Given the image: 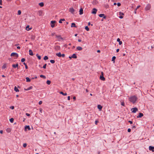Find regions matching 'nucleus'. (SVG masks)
I'll return each mask as SVG.
<instances>
[{
	"mask_svg": "<svg viewBox=\"0 0 154 154\" xmlns=\"http://www.w3.org/2000/svg\"><path fill=\"white\" fill-rule=\"evenodd\" d=\"M81 41H82V40L80 39H78V41L79 42H81Z\"/></svg>",
	"mask_w": 154,
	"mask_h": 154,
	"instance_id": "338daca9",
	"label": "nucleus"
},
{
	"mask_svg": "<svg viewBox=\"0 0 154 154\" xmlns=\"http://www.w3.org/2000/svg\"><path fill=\"white\" fill-rule=\"evenodd\" d=\"M100 79L103 81H104L105 80V78L103 77V72H102V75H100Z\"/></svg>",
	"mask_w": 154,
	"mask_h": 154,
	"instance_id": "6e6552de",
	"label": "nucleus"
},
{
	"mask_svg": "<svg viewBox=\"0 0 154 154\" xmlns=\"http://www.w3.org/2000/svg\"><path fill=\"white\" fill-rule=\"evenodd\" d=\"M29 26H27L26 27V30H29V29H27L28 28H29Z\"/></svg>",
	"mask_w": 154,
	"mask_h": 154,
	"instance_id": "603ef678",
	"label": "nucleus"
},
{
	"mask_svg": "<svg viewBox=\"0 0 154 154\" xmlns=\"http://www.w3.org/2000/svg\"><path fill=\"white\" fill-rule=\"evenodd\" d=\"M117 5L118 6H119V7L121 5V4L120 3H117Z\"/></svg>",
	"mask_w": 154,
	"mask_h": 154,
	"instance_id": "8fccbe9b",
	"label": "nucleus"
},
{
	"mask_svg": "<svg viewBox=\"0 0 154 154\" xmlns=\"http://www.w3.org/2000/svg\"><path fill=\"white\" fill-rule=\"evenodd\" d=\"M137 99V97L135 96H133L130 97L129 98V100L130 101L132 102L133 103H135Z\"/></svg>",
	"mask_w": 154,
	"mask_h": 154,
	"instance_id": "f257e3e1",
	"label": "nucleus"
},
{
	"mask_svg": "<svg viewBox=\"0 0 154 154\" xmlns=\"http://www.w3.org/2000/svg\"><path fill=\"white\" fill-rule=\"evenodd\" d=\"M6 131L8 133H10L11 131V129L9 128H8L6 129Z\"/></svg>",
	"mask_w": 154,
	"mask_h": 154,
	"instance_id": "dca6fc26",
	"label": "nucleus"
},
{
	"mask_svg": "<svg viewBox=\"0 0 154 154\" xmlns=\"http://www.w3.org/2000/svg\"><path fill=\"white\" fill-rule=\"evenodd\" d=\"M26 115L27 116H30V114H29L28 113H26Z\"/></svg>",
	"mask_w": 154,
	"mask_h": 154,
	"instance_id": "bf43d9fd",
	"label": "nucleus"
},
{
	"mask_svg": "<svg viewBox=\"0 0 154 154\" xmlns=\"http://www.w3.org/2000/svg\"><path fill=\"white\" fill-rule=\"evenodd\" d=\"M99 16L100 17H103V18L104 19H106V16H105L104 14H100L99 15Z\"/></svg>",
	"mask_w": 154,
	"mask_h": 154,
	"instance_id": "9d476101",
	"label": "nucleus"
},
{
	"mask_svg": "<svg viewBox=\"0 0 154 154\" xmlns=\"http://www.w3.org/2000/svg\"><path fill=\"white\" fill-rule=\"evenodd\" d=\"M63 47L66 48L67 47V45L66 44H65L64 45Z\"/></svg>",
	"mask_w": 154,
	"mask_h": 154,
	"instance_id": "4d7b16f0",
	"label": "nucleus"
},
{
	"mask_svg": "<svg viewBox=\"0 0 154 154\" xmlns=\"http://www.w3.org/2000/svg\"><path fill=\"white\" fill-rule=\"evenodd\" d=\"M29 54L31 56H33V54L32 52V51L31 50H29Z\"/></svg>",
	"mask_w": 154,
	"mask_h": 154,
	"instance_id": "a211bd4d",
	"label": "nucleus"
},
{
	"mask_svg": "<svg viewBox=\"0 0 154 154\" xmlns=\"http://www.w3.org/2000/svg\"><path fill=\"white\" fill-rule=\"evenodd\" d=\"M151 8V5L150 4H148L147 5L146 7L145 8V10L146 11L149 10Z\"/></svg>",
	"mask_w": 154,
	"mask_h": 154,
	"instance_id": "7ed1b4c3",
	"label": "nucleus"
},
{
	"mask_svg": "<svg viewBox=\"0 0 154 154\" xmlns=\"http://www.w3.org/2000/svg\"><path fill=\"white\" fill-rule=\"evenodd\" d=\"M6 67V64H4L2 66V69H5Z\"/></svg>",
	"mask_w": 154,
	"mask_h": 154,
	"instance_id": "c756f323",
	"label": "nucleus"
},
{
	"mask_svg": "<svg viewBox=\"0 0 154 154\" xmlns=\"http://www.w3.org/2000/svg\"><path fill=\"white\" fill-rule=\"evenodd\" d=\"M11 57H14L16 58H17L19 56L18 54L14 52L12 53L11 54Z\"/></svg>",
	"mask_w": 154,
	"mask_h": 154,
	"instance_id": "f03ea898",
	"label": "nucleus"
},
{
	"mask_svg": "<svg viewBox=\"0 0 154 154\" xmlns=\"http://www.w3.org/2000/svg\"><path fill=\"white\" fill-rule=\"evenodd\" d=\"M67 99L68 100H70V97L69 96L68 97Z\"/></svg>",
	"mask_w": 154,
	"mask_h": 154,
	"instance_id": "680f3d73",
	"label": "nucleus"
},
{
	"mask_svg": "<svg viewBox=\"0 0 154 154\" xmlns=\"http://www.w3.org/2000/svg\"><path fill=\"white\" fill-rule=\"evenodd\" d=\"M65 20L64 19H61L59 21V23H62V21H65Z\"/></svg>",
	"mask_w": 154,
	"mask_h": 154,
	"instance_id": "2f4dec72",
	"label": "nucleus"
},
{
	"mask_svg": "<svg viewBox=\"0 0 154 154\" xmlns=\"http://www.w3.org/2000/svg\"><path fill=\"white\" fill-rule=\"evenodd\" d=\"M36 56L39 60H40L41 59V56H40L38 54H36Z\"/></svg>",
	"mask_w": 154,
	"mask_h": 154,
	"instance_id": "473e14b6",
	"label": "nucleus"
},
{
	"mask_svg": "<svg viewBox=\"0 0 154 154\" xmlns=\"http://www.w3.org/2000/svg\"><path fill=\"white\" fill-rule=\"evenodd\" d=\"M42 11H38V14L39 16H42Z\"/></svg>",
	"mask_w": 154,
	"mask_h": 154,
	"instance_id": "4be33fe9",
	"label": "nucleus"
},
{
	"mask_svg": "<svg viewBox=\"0 0 154 154\" xmlns=\"http://www.w3.org/2000/svg\"><path fill=\"white\" fill-rule=\"evenodd\" d=\"M71 57H72V58L75 59L77 58V57L76 55V54H74L72 55Z\"/></svg>",
	"mask_w": 154,
	"mask_h": 154,
	"instance_id": "6ab92c4d",
	"label": "nucleus"
},
{
	"mask_svg": "<svg viewBox=\"0 0 154 154\" xmlns=\"http://www.w3.org/2000/svg\"><path fill=\"white\" fill-rule=\"evenodd\" d=\"M3 133V131L2 130L0 131V133L2 134Z\"/></svg>",
	"mask_w": 154,
	"mask_h": 154,
	"instance_id": "052dcab7",
	"label": "nucleus"
},
{
	"mask_svg": "<svg viewBox=\"0 0 154 154\" xmlns=\"http://www.w3.org/2000/svg\"><path fill=\"white\" fill-rule=\"evenodd\" d=\"M143 116V113H140L139 114V115L137 116V118H141Z\"/></svg>",
	"mask_w": 154,
	"mask_h": 154,
	"instance_id": "ddd939ff",
	"label": "nucleus"
},
{
	"mask_svg": "<svg viewBox=\"0 0 154 154\" xmlns=\"http://www.w3.org/2000/svg\"><path fill=\"white\" fill-rule=\"evenodd\" d=\"M26 82H30V79H29V78L28 77H26Z\"/></svg>",
	"mask_w": 154,
	"mask_h": 154,
	"instance_id": "bb28decb",
	"label": "nucleus"
},
{
	"mask_svg": "<svg viewBox=\"0 0 154 154\" xmlns=\"http://www.w3.org/2000/svg\"><path fill=\"white\" fill-rule=\"evenodd\" d=\"M75 11V10L72 8H70L69 9V11L72 14H74Z\"/></svg>",
	"mask_w": 154,
	"mask_h": 154,
	"instance_id": "39448f33",
	"label": "nucleus"
},
{
	"mask_svg": "<svg viewBox=\"0 0 154 154\" xmlns=\"http://www.w3.org/2000/svg\"><path fill=\"white\" fill-rule=\"evenodd\" d=\"M60 94H61L63 95L64 96H66L67 95V94L66 93H64L62 91H60Z\"/></svg>",
	"mask_w": 154,
	"mask_h": 154,
	"instance_id": "a878e982",
	"label": "nucleus"
},
{
	"mask_svg": "<svg viewBox=\"0 0 154 154\" xmlns=\"http://www.w3.org/2000/svg\"><path fill=\"white\" fill-rule=\"evenodd\" d=\"M65 56V55L64 54H61V57H63Z\"/></svg>",
	"mask_w": 154,
	"mask_h": 154,
	"instance_id": "864d4df0",
	"label": "nucleus"
},
{
	"mask_svg": "<svg viewBox=\"0 0 154 154\" xmlns=\"http://www.w3.org/2000/svg\"><path fill=\"white\" fill-rule=\"evenodd\" d=\"M97 11V10L95 8H94L93 9V10L91 13L94 14H96Z\"/></svg>",
	"mask_w": 154,
	"mask_h": 154,
	"instance_id": "1a4fd4ad",
	"label": "nucleus"
},
{
	"mask_svg": "<svg viewBox=\"0 0 154 154\" xmlns=\"http://www.w3.org/2000/svg\"><path fill=\"white\" fill-rule=\"evenodd\" d=\"M14 119L13 118H11L10 119V121L11 123H13L14 121Z\"/></svg>",
	"mask_w": 154,
	"mask_h": 154,
	"instance_id": "58836bf2",
	"label": "nucleus"
},
{
	"mask_svg": "<svg viewBox=\"0 0 154 154\" xmlns=\"http://www.w3.org/2000/svg\"><path fill=\"white\" fill-rule=\"evenodd\" d=\"M12 66L14 68H17V69H18V63H17L16 64H13L12 65Z\"/></svg>",
	"mask_w": 154,
	"mask_h": 154,
	"instance_id": "9b49d317",
	"label": "nucleus"
},
{
	"mask_svg": "<svg viewBox=\"0 0 154 154\" xmlns=\"http://www.w3.org/2000/svg\"><path fill=\"white\" fill-rule=\"evenodd\" d=\"M128 131L129 132H130L131 131V129L130 128H128Z\"/></svg>",
	"mask_w": 154,
	"mask_h": 154,
	"instance_id": "6e6d98bb",
	"label": "nucleus"
},
{
	"mask_svg": "<svg viewBox=\"0 0 154 154\" xmlns=\"http://www.w3.org/2000/svg\"><path fill=\"white\" fill-rule=\"evenodd\" d=\"M48 56H45L44 57V59L45 60H46L48 59Z\"/></svg>",
	"mask_w": 154,
	"mask_h": 154,
	"instance_id": "e433bc0d",
	"label": "nucleus"
},
{
	"mask_svg": "<svg viewBox=\"0 0 154 154\" xmlns=\"http://www.w3.org/2000/svg\"><path fill=\"white\" fill-rule=\"evenodd\" d=\"M25 129H28V130H29L30 129L29 126V125L26 126L25 127Z\"/></svg>",
	"mask_w": 154,
	"mask_h": 154,
	"instance_id": "b1692460",
	"label": "nucleus"
},
{
	"mask_svg": "<svg viewBox=\"0 0 154 154\" xmlns=\"http://www.w3.org/2000/svg\"><path fill=\"white\" fill-rule=\"evenodd\" d=\"M14 90L16 92L19 91V90L17 88L16 86L14 87Z\"/></svg>",
	"mask_w": 154,
	"mask_h": 154,
	"instance_id": "7c9ffc66",
	"label": "nucleus"
},
{
	"mask_svg": "<svg viewBox=\"0 0 154 154\" xmlns=\"http://www.w3.org/2000/svg\"><path fill=\"white\" fill-rule=\"evenodd\" d=\"M25 59L24 58H23L21 59V61L22 62H23L25 61Z\"/></svg>",
	"mask_w": 154,
	"mask_h": 154,
	"instance_id": "c03bdc74",
	"label": "nucleus"
},
{
	"mask_svg": "<svg viewBox=\"0 0 154 154\" xmlns=\"http://www.w3.org/2000/svg\"><path fill=\"white\" fill-rule=\"evenodd\" d=\"M102 106L100 105H99L97 106V108L100 110H101L102 109Z\"/></svg>",
	"mask_w": 154,
	"mask_h": 154,
	"instance_id": "5701e85b",
	"label": "nucleus"
},
{
	"mask_svg": "<svg viewBox=\"0 0 154 154\" xmlns=\"http://www.w3.org/2000/svg\"><path fill=\"white\" fill-rule=\"evenodd\" d=\"M149 149L150 150L152 151V152H154V147L150 146L149 147Z\"/></svg>",
	"mask_w": 154,
	"mask_h": 154,
	"instance_id": "f8f14e48",
	"label": "nucleus"
},
{
	"mask_svg": "<svg viewBox=\"0 0 154 154\" xmlns=\"http://www.w3.org/2000/svg\"><path fill=\"white\" fill-rule=\"evenodd\" d=\"M42 103V101H39V105H41Z\"/></svg>",
	"mask_w": 154,
	"mask_h": 154,
	"instance_id": "3c124183",
	"label": "nucleus"
},
{
	"mask_svg": "<svg viewBox=\"0 0 154 154\" xmlns=\"http://www.w3.org/2000/svg\"><path fill=\"white\" fill-rule=\"evenodd\" d=\"M128 122L130 123V124H132L133 123V122L131 121H129Z\"/></svg>",
	"mask_w": 154,
	"mask_h": 154,
	"instance_id": "13d9d810",
	"label": "nucleus"
},
{
	"mask_svg": "<svg viewBox=\"0 0 154 154\" xmlns=\"http://www.w3.org/2000/svg\"><path fill=\"white\" fill-rule=\"evenodd\" d=\"M17 48L18 49H20V47L19 46H17Z\"/></svg>",
	"mask_w": 154,
	"mask_h": 154,
	"instance_id": "774afa93",
	"label": "nucleus"
},
{
	"mask_svg": "<svg viewBox=\"0 0 154 154\" xmlns=\"http://www.w3.org/2000/svg\"><path fill=\"white\" fill-rule=\"evenodd\" d=\"M79 14L80 15H82L83 13V10L82 8H81L79 11Z\"/></svg>",
	"mask_w": 154,
	"mask_h": 154,
	"instance_id": "2eb2a0df",
	"label": "nucleus"
},
{
	"mask_svg": "<svg viewBox=\"0 0 154 154\" xmlns=\"http://www.w3.org/2000/svg\"><path fill=\"white\" fill-rule=\"evenodd\" d=\"M10 108L12 109H14V107L13 106H10Z\"/></svg>",
	"mask_w": 154,
	"mask_h": 154,
	"instance_id": "09e8293b",
	"label": "nucleus"
},
{
	"mask_svg": "<svg viewBox=\"0 0 154 154\" xmlns=\"http://www.w3.org/2000/svg\"><path fill=\"white\" fill-rule=\"evenodd\" d=\"M50 62L52 63H55V61L54 60H51Z\"/></svg>",
	"mask_w": 154,
	"mask_h": 154,
	"instance_id": "a19ab883",
	"label": "nucleus"
},
{
	"mask_svg": "<svg viewBox=\"0 0 154 154\" xmlns=\"http://www.w3.org/2000/svg\"><path fill=\"white\" fill-rule=\"evenodd\" d=\"M140 7V5H139L138 6H137L136 8V10L138 9Z\"/></svg>",
	"mask_w": 154,
	"mask_h": 154,
	"instance_id": "e2e57ef3",
	"label": "nucleus"
},
{
	"mask_svg": "<svg viewBox=\"0 0 154 154\" xmlns=\"http://www.w3.org/2000/svg\"><path fill=\"white\" fill-rule=\"evenodd\" d=\"M27 146V144L26 143H23V146L24 147H26Z\"/></svg>",
	"mask_w": 154,
	"mask_h": 154,
	"instance_id": "a18cd8bd",
	"label": "nucleus"
},
{
	"mask_svg": "<svg viewBox=\"0 0 154 154\" xmlns=\"http://www.w3.org/2000/svg\"><path fill=\"white\" fill-rule=\"evenodd\" d=\"M32 86H31L29 87V88H28L27 89L24 88V90L26 91H28L30 89H32Z\"/></svg>",
	"mask_w": 154,
	"mask_h": 154,
	"instance_id": "412c9836",
	"label": "nucleus"
},
{
	"mask_svg": "<svg viewBox=\"0 0 154 154\" xmlns=\"http://www.w3.org/2000/svg\"><path fill=\"white\" fill-rule=\"evenodd\" d=\"M39 5L41 7H42L44 6V3L43 2H41L39 4Z\"/></svg>",
	"mask_w": 154,
	"mask_h": 154,
	"instance_id": "c85d7f7f",
	"label": "nucleus"
},
{
	"mask_svg": "<svg viewBox=\"0 0 154 154\" xmlns=\"http://www.w3.org/2000/svg\"><path fill=\"white\" fill-rule=\"evenodd\" d=\"M54 49L56 51L59 50L60 49V47L58 45H56L54 47Z\"/></svg>",
	"mask_w": 154,
	"mask_h": 154,
	"instance_id": "423d86ee",
	"label": "nucleus"
},
{
	"mask_svg": "<svg viewBox=\"0 0 154 154\" xmlns=\"http://www.w3.org/2000/svg\"><path fill=\"white\" fill-rule=\"evenodd\" d=\"M116 58V57L115 56H113L112 57V61L115 62V60Z\"/></svg>",
	"mask_w": 154,
	"mask_h": 154,
	"instance_id": "c9c22d12",
	"label": "nucleus"
},
{
	"mask_svg": "<svg viewBox=\"0 0 154 154\" xmlns=\"http://www.w3.org/2000/svg\"><path fill=\"white\" fill-rule=\"evenodd\" d=\"M46 65H47V64L45 63V64L44 66H43V68L44 69H45L46 68Z\"/></svg>",
	"mask_w": 154,
	"mask_h": 154,
	"instance_id": "49530a36",
	"label": "nucleus"
},
{
	"mask_svg": "<svg viewBox=\"0 0 154 154\" xmlns=\"http://www.w3.org/2000/svg\"><path fill=\"white\" fill-rule=\"evenodd\" d=\"M119 49H118L116 50V52H118L119 51Z\"/></svg>",
	"mask_w": 154,
	"mask_h": 154,
	"instance_id": "0e129e2a",
	"label": "nucleus"
},
{
	"mask_svg": "<svg viewBox=\"0 0 154 154\" xmlns=\"http://www.w3.org/2000/svg\"><path fill=\"white\" fill-rule=\"evenodd\" d=\"M79 51H81L82 49V47L80 46H78L76 48Z\"/></svg>",
	"mask_w": 154,
	"mask_h": 154,
	"instance_id": "aec40b11",
	"label": "nucleus"
},
{
	"mask_svg": "<svg viewBox=\"0 0 154 154\" xmlns=\"http://www.w3.org/2000/svg\"><path fill=\"white\" fill-rule=\"evenodd\" d=\"M85 29L87 31H89V29L88 27L87 26H86L85 27Z\"/></svg>",
	"mask_w": 154,
	"mask_h": 154,
	"instance_id": "f704fd0d",
	"label": "nucleus"
},
{
	"mask_svg": "<svg viewBox=\"0 0 154 154\" xmlns=\"http://www.w3.org/2000/svg\"><path fill=\"white\" fill-rule=\"evenodd\" d=\"M57 37L58 38L59 41H60L61 40H63V38L60 35L57 36Z\"/></svg>",
	"mask_w": 154,
	"mask_h": 154,
	"instance_id": "4468645a",
	"label": "nucleus"
},
{
	"mask_svg": "<svg viewBox=\"0 0 154 154\" xmlns=\"http://www.w3.org/2000/svg\"><path fill=\"white\" fill-rule=\"evenodd\" d=\"M46 83L47 84L49 85L51 83V82L50 80H47L46 82Z\"/></svg>",
	"mask_w": 154,
	"mask_h": 154,
	"instance_id": "4c0bfd02",
	"label": "nucleus"
},
{
	"mask_svg": "<svg viewBox=\"0 0 154 154\" xmlns=\"http://www.w3.org/2000/svg\"><path fill=\"white\" fill-rule=\"evenodd\" d=\"M51 26L52 28H53L54 27V24H52L51 25Z\"/></svg>",
	"mask_w": 154,
	"mask_h": 154,
	"instance_id": "5fc2aeb1",
	"label": "nucleus"
},
{
	"mask_svg": "<svg viewBox=\"0 0 154 154\" xmlns=\"http://www.w3.org/2000/svg\"><path fill=\"white\" fill-rule=\"evenodd\" d=\"M51 24H54V23H55L56 22V21L55 20L51 21Z\"/></svg>",
	"mask_w": 154,
	"mask_h": 154,
	"instance_id": "79ce46f5",
	"label": "nucleus"
},
{
	"mask_svg": "<svg viewBox=\"0 0 154 154\" xmlns=\"http://www.w3.org/2000/svg\"><path fill=\"white\" fill-rule=\"evenodd\" d=\"M21 12L20 10H18V11L17 14L18 15H20L21 14Z\"/></svg>",
	"mask_w": 154,
	"mask_h": 154,
	"instance_id": "ea45409f",
	"label": "nucleus"
},
{
	"mask_svg": "<svg viewBox=\"0 0 154 154\" xmlns=\"http://www.w3.org/2000/svg\"><path fill=\"white\" fill-rule=\"evenodd\" d=\"M117 41L119 42V45H121L122 44V42L121 41H120V40L119 38L117 39Z\"/></svg>",
	"mask_w": 154,
	"mask_h": 154,
	"instance_id": "f3484780",
	"label": "nucleus"
},
{
	"mask_svg": "<svg viewBox=\"0 0 154 154\" xmlns=\"http://www.w3.org/2000/svg\"><path fill=\"white\" fill-rule=\"evenodd\" d=\"M25 66V68H26V69H28V66H27V65H26Z\"/></svg>",
	"mask_w": 154,
	"mask_h": 154,
	"instance_id": "69168bd1",
	"label": "nucleus"
},
{
	"mask_svg": "<svg viewBox=\"0 0 154 154\" xmlns=\"http://www.w3.org/2000/svg\"><path fill=\"white\" fill-rule=\"evenodd\" d=\"M124 15V14L123 13L121 12H119V15H120V16L119 17V18L120 19H122V18H123V17L122 15Z\"/></svg>",
	"mask_w": 154,
	"mask_h": 154,
	"instance_id": "0eeeda50",
	"label": "nucleus"
},
{
	"mask_svg": "<svg viewBox=\"0 0 154 154\" xmlns=\"http://www.w3.org/2000/svg\"><path fill=\"white\" fill-rule=\"evenodd\" d=\"M56 55L59 57H61V54L60 52H59L58 53H57L56 54Z\"/></svg>",
	"mask_w": 154,
	"mask_h": 154,
	"instance_id": "cd10ccee",
	"label": "nucleus"
},
{
	"mask_svg": "<svg viewBox=\"0 0 154 154\" xmlns=\"http://www.w3.org/2000/svg\"><path fill=\"white\" fill-rule=\"evenodd\" d=\"M105 7L106 8H109V6L107 4H106L105 5Z\"/></svg>",
	"mask_w": 154,
	"mask_h": 154,
	"instance_id": "37998d69",
	"label": "nucleus"
},
{
	"mask_svg": "<svg viewBox=\"0 0 154 154\" xmlns=\"http://www.w3.org/2000/svg\"><path fill=\"white\" fill-rule=\"evenodd\" d=\"M71 27H77V26H76L75 24L74 23H72L71 24Z\"/></svg>",
	"mask_w": 154,
	"mask_h": 154,
	"instance_id": "393cba45",
	"label": "nucleus"
},
{
	"mask_svg": "<svg viewBox=\"0 0 154 154\" xmlns=\"http://www.w3.org/2000/svg\"><path fill=\"white\" fill-rule=\"evenodd\" d=\"M132 112L133 113H135L137 111H138V109L136 107H134L132 108L131 109Z\"/></svg>",
	"mask_w": 154,
	"mask_h": 154,
	"instance_id": "20e7f679",
	"label": "nucleus"
},
{
	"mask_svg": "<svg viewBox=\"0 0 154 154\" xmlns=\"http://www.w3.org/2000/svg\"><path fill=\"white\" fill-rule=\"evenodd\" d=\"M121 104L122 106H125V103L124 102H121Z\"/></svg>",
	"mask_w": 154,
	"mask_h": 154,
	"instance_id": "de8ad7c7",
	"label": "nucleus"
},
{
	"mask_svg": "<svg viewBox=\"0 0 154 154\" xmlns=\"http://www.w3.org/2000/svg\"><path fill=\"white\" fill-rule=\"evenodd\" d=\"M40 77L41 78H42L44 79H45L46 78V77L45 76L41 75H40Z\"/></svg>",
	"mask_w": 154,
	"mask_h": 154,
	"instance_id": "72a5a7b5",
	"label": "nucleus"
}]
</instances>
